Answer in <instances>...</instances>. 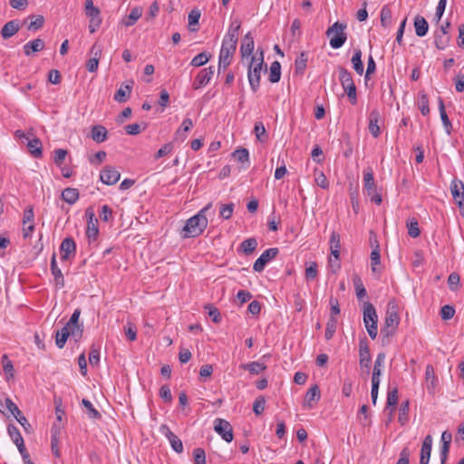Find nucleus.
I'll use <instances>...</instances> for the list:
<instances>
[{
	"instance_id": "c03bdc74",
	"label": "nucleus",
	"mask_w": 464,
	"mask_h": 464,
	"mask_svg": "<svg viewBox=\"0 0 464 464\" xmlns=\"http://www.w3.org/2000/svg\"><path fill=\"white\" fill-rule=\"evenodd\" d=\"M82 404L86 409V414L90 419H101L102 414L93 407L92 403L89 400L82 399Z\"/></svg>"
},
{
	"instance_id": "f704fd0d",
	"label": "nucleus",
	"mask_w": 464,
	"mask_h": 464,
	"mask_svg": "<svg viewBox=\"0 0 464 464\" xmlns=\"http://www.w3.org/2000/svg\"><path fill=\"white\" fill-rule=\"evenodd\" d=\"M338 72L339 81L341 82L343 89L348 87L349 85L351 86L354 84L352 73L346 68L340 66L338 68Z\"/></svg>"
},
{
	"instance_id": "69168bd1",
	"label": "nucleus",
	"mask_w": 464,
	"mask_h": 464,
	"mask_svg": "<svg viewBox=\"0 0 464 464\" xmlns=\"http://www.w3.org/2000/svg\"><path fill=\"white\" fill-rule=\"evenodd\" d=\"M194 464H206V453L201 448L193 450Z\"/></svg>"
},
{
	"instance_id": "a211bd4d",
	"label": "nucleus",
	"mask_w": 464,
	"mask_h": 464,
	"mask_svg": "<svg viewBox=\"0 0 464 464\" xmlns=\"http://www.w3.org/2000/svg\"><path fill=\"white\" fill-rule=\"evenodd\" d=\"M359 357L361 367L365 368L367 372H369L372 357L370 354V349L364 341H361L359 343Z\"/></svg>"
},
{
	"instance_id": "aec40b11",
	"label": "nucleus",
	"mask_w": 464,
	"mask_h": 464,
	"mask_svg": "<svg viewBox=\"0 0 464 464\" xmlns=\"http://www.w3.org/2000/svg\"><path fill=\"white\" fill-rule=\"evenodd\" d=\"M432 441L433 440L431 435H427L424 438L420 450V464H429L432 449Z\"/></svg>"
},
{
	"instance_id": "c9c22d12",
	"label": "nucleus",
	"mask_w": 464,
	"mask_h": 464,
	"mask_svg": "<svg viewBox=\"0 0 464 464\" xmlns=\"http://www.w3.org/2000/svg\"><path fill=\"white\" fill-rule=\"evenodd\" d=\"M62 198L66 203L72 205L79 198V191L77 188H66L62 192Z\"/></svg>"
},
{
	"instance_id": "bb28decb",
	"label": "nucleus",
	"mask_w": 464,
	"mask_h": 464,
	"mask_svg": "<svg viewBox=\"0 0 464 464\" xmlns=\"http://www.w3.org/2000/svg\"><path fill=\"white\" fill-rule=\"evenodd\" d=\"M438 102H439L440 116L442 124L444 126L446 133L448 135H450L452 130V124L446 113L445 105H444V102H443L442 98L439 97Z\"/></svg>"
},
{
	"instance_id": "de8ad7c7",
	"label": "nucleus",
	"mask_w": 464,
	"mask_h": 464,
	"mask_svg": "<svg viewBox=\"0 0 464 464\" xmlns=\"http://www.w3.org/2000/svg\"><path fill=\"white\" fill-rule=\"evenodd\" d=\"M69 337L68 326H63L60 331H57L55 335V343L59 348H63Z\"/></svg>"
},
{
	"instance_id": "e433bc0d",
	"label": "nucleus",
	"mask_w": 464,
	"mask_h": 464,
	"mask_svg": "<svg viewBox=\"0 0 464 464\" xmlns=\"http://www.w3.org/2000/svg\"><path fill=\"white\" fill-rule=\"evenodd\" d=\"M257 240L255 237H250L244 240L240 244V250L246 256H249L254 253V251L257 247Z\"/></svg>"
},
{
	"instance_id": "72a5a7b5",
	"label": "nucleus",
	"mask_w": 464,
	"mask_h": 464,
	"mask_svg": "<svg viewBox=\"0 0 464 464\" xmlns=\"http://www.w3.org/2000/svg\"><path fill=\"white\" fill-rule=\"evenodd\" d=\"M7 432L17 448L24 445V439L16 426L14 424H9L7 426Z\"/></svg>"
},
{
	"instance_id": "052dcab7",
	"label": "nucleus",
	"mask_w": 464,
	"mask_h": 464,
	"mask_svg": "<svg viewBox=\"0 0 464 464\" xmlns=\"http://www.w3.org/2000/svg\"><path fill=\"white\" fill-rule=\"evenodd\" d=\"M440 314L442 320H450L455 314V308L450 304L443 305L440 309Z\"/></svg>"
},
{
	"instance_id": "6ab92c4d",
	"label": "nucleus",
	"mask_w": 464,
	"mask_h": 464,
	"mask_svg": "<svg viewBox=\"0 0 464 464\" xmlns=\"http://www.w3.org/2000/svg\"><path fill=\"white\" fill-rule=\"evenodd\" d=\"M321 398L320 390L317 384L313 385L305 393L304 406L312 409Z\"/></svg>"
},
{
	"instance_id": "ddd939ff",
	"label": "nucleus",
	"mask_w": 464,
	"mask_h": 464,
	"mask_svg": "<svg viewBox=\"0 0 464 464\" xmlns=\"http://www.w3.org/2000/svg\"><path fill=\"white\" fill-rule=\"evenodd\" d=\"M160 431L161 434H163L169 440L172 450L176 451L177 453H182L183 452V443L181 440L174 434L166 424H162L160 427Z\"/></svg>"
},
{
	"instance_id": "cd10ccee",
	"label": "nucleus",
	"mask_w": 464,
	"mask_h": 464,
	"mask_svg": "<svg viewBox=\"0 0 464 464\" xmlns=\"http://www.w3.org/2000/svg\"><path fill=\"white\" fill-rule=\"evenodd\" d=\"M384 361H385V353H380L377 355L376 360L374 362L372 375V382H374V381L381 382L380 377L382 374V367L384 364Z\"/></svg>"
},
{
	"instance_id": "37998d69",
	"label": "nucleus",
	"mask_w": 464,
	"mask_h": 464,
	"mask_svg": "<svg viewBox=\"0 0 464 464\" xmlns=\"http://www.w3.org/2000/svg\"><path fill=\"white\" fill-rule=\"evenodd\" d=\"M418 106L422 115L426 116L430 113L429 98L422 92L418 94Z\"/></svg>"
},
{
	"instance_id": "e2e57ef3",
	"label": "nucleus",
	"mask_w": 464,
	"mask_h": 464,
	"mask_svg": "<svg viewBox=\"0 0 464 464\" xmlns=\"http://www.w3.org/2000/svg\"><path fill=\"white\" fill-rule=\"evenodd\" d=\"M266 400L264 397L259 396L256 399L253 404V411L256 415H260L265 411Z\"/></svg>"
},
{
	"instance_id": "680f3d73",
	"label": "nucleus",
	"mask_w": 464,
	"mask_h": 464,
	"mask_svg": "<svg viewBox=\"0 0 464 464\" xmlns=\"http://www.w3.org/2000/svg\"><path fill=\"white\" fill-rule=\"evenodd\" d=\"M233 156L237 159V161L241 163L249 161V152L245 148L236 150L233 153Z\"/></svg>"
},
{
	"instance_id": "7c9ffc66",
	"label": "nucleus",
	"mask_w": 464,
	"mask_h": 464,
	"mask_svg": "<svg viewBox=\"0 0 464 464\" xmlns=\"http://www.w3.org/2000/svg\"><path fill=\"white\" fill-rule=\"evenodd\" d=\"M141 15L142 8L134 7L131 9L130 14L122 19L121 23L127 27L132 26L141 17Z\"/></svg>"
},
{
	"instance_id": "338daca9",
	"label": "nucleus",
	"mask_w": 464,
	"mask_h": 464,
	"mask_svg": "<svg viewBox=\"0 0 464 464\" xmlns=\"http://www.w3.org/2000/svg\"><path fill=\"white\" fill-rule=\"evenodd\" d=\"M205 309L208 310V315L212 318L214 323H219L221 321V314L218 308L213 306L212 304H207Z\"/></svg>"
},
{
	"instance_id": "4468645a",
	"label": "nucleus",
	"mask_w": 464,
	"mask_h": 464,
	"mask_svg": "<svg viewBox=\"0 0 464 464\" xmlns=\"http://www.w3.org/2000/svg\"><path fill=\"white\" fill-rule=\"evenodd\" d=\"M5 406L8 411L12 413V415L16 419V420L21 424V426L24 429L26 432L31 429V425L28 422L27 419L22 415L21 411L17 407V405L9 398L5 399Z\"/></svg>"
},
{
	"instance_id": "3c124183",
	"label": "nucleus",
	"mask_w": 464,
	"mask_h": 464,
	"mask_svg": "<svg viewBox=\"0 0 464 464\" xmlns=\"http://www.w3.org/2000/svg\"><path fill=\"white\" fill-rule=\"evenodd\" d=\"M410 411L409 401L401 402L399 410L398 420L401 425H404L408 421V415Z\"/></svg>"
},
{
	"instance_id": "423d86ee",
	"label": "nucleus",
	"mask_w": 464,
	"mask_h": 464,
	"mask_svg": "<svg viewBox=\"0 0 464 464\" xmlns=\"http://www.w3.org/2000/svg\"><path fill=\"white\" fill-rule=\"evenodd\" d=\"M450 192L459 208L461 217L464 218V183L458 179H452Z\"/></svg>"
},
{
	"instance_id": "f257e3e1",
	"label": "nucleus",
	"mask_w": 464,
	"mask_h": 464,
	"mask_svg": "<svg viewBox=\"0 0 464 464\" xmlns=\"http://www.w3.org/2000/svg\"><path fill=\"white\" fill-rule=\"evenodd\" d=\"M212 207L211 203H208L202 209H200L195 216L188 218L183 227L182 237H196L203 233L205 228L208 227V218L206 212Z\"/></svg>"
},
{
	"instance_id": "2f4dec72",
	"label": "nucleus",
	"mask_w": 464,
	"mask_h": 464,
	"mask_svg": "<svg viewBox=\"0 0 464 464\" xmlns=\"http://www.w3.org/2000/svg\"><path fill=\"white\" fill-rule=\"evenodd\" d=\"M351 63L356 73H358L359 75H362L364 67L362 61V51L359 48L353 50V54L351 59Z\"/></svg>"
},
{
	"instance_id": "13d9d810",
	"label": "nucleus",
	"mask_w": 464,
	"mask_h": 464,
	"mask_svg": "<svg viewBox=\"0 0 464 464\" xmlns=\"http://www.w3.org/2000/svg\"><path fill=\"white\" fill-rule=\"evenodd\" d=\"M58 430H52V438H51V449L53 455L56 458H60V451L58 448L59 440H58Z\"/></svg>"
},
{
	"instance_id": "09e8293b",
	"label": "nucleus",
	"mask_w": 464,
	"mask_h": 464,
	"mask_svg": "<svg viewBox=\"0 0 464 464\" xmlns=\"http://www.w3.org/2000/svg\"><path fill=\"white\" fill-rule=\"evenodd\" d=\"M31 20L30 24L27 26L28 30L36 31L44 26V17L41 14L31 15L28 17Z\"/></svg>"
},
{
	"instance_id": "f03ea898",
	"label": "nucleus",
	"mask_w": 464,
	"mask_h": 464,
	"mask_svg": "<svg viewBox=\"0 0 464 464\" xmlns=\"http://www.w3.org/2000/svg\"><path fill=\"white\" fill-rule=\"evenodd\" d=\"M264 66V52L260 50L259 56L253 55L248 64L247 78L251 90L256 92L260 86L261 72Z\"/></svg>"
},
{
	"instance_id": "39448f33",
	"label": "nucleus",
	"mask_w": 464,
	"mask_h": 464,
	"mask_svg": "<svg viewBox=\"0 0 464 464\" xmlns=\"http://www.w3.org/2000/svg\"><path fill=\"white\" fill-rule=\"evenodd\" d=\"M346 24L335 22L327 30L325 34L330 37V45L334 49L341 48L346 42Z\"/></svg>"
},
{
	"instance_id": "4be33fe9",
	"label": "nucleus",
	"mask_w": 464,
	"mask_h": 464,
	"mask_svg": "<svg viewBox=\"0 0 464 464\" xmlns=\"http://www.w3.org/2000/svg\"><path fill=\"white\" fill-rule=\"evenodd\" d=\"M255 48L254 37L251 33H247L242 39L240 53L242 58L248 57L252 54Z\"/></svg>"
},
{
	"instance_id": "79ce46f5",
	"label": "nucleus",
	"mask_w": 464,
	"mask_h": 464,
	"mask_svg": "<svg viewBox=\"0 0 464 464\" xmlns=\"http://www.w3.org/2000/svg\"><path fill=\"white\" fill-rule=\"evenodd\" d=\"M371 268L373 273L381 272V254L380 249H372L370 255Z\"/></svg>"
},
{
	"instance_id": "49530a36",
	"label": "nucleus",
	"mask_w": 464,
	"mask_h": 464,
	"mask_svg": "<svg viewBox=\"0 0 464 464\" xmlns=\"http://www.w3.org/2000/svg\"><path fill=\"white\" fill-rule=\"evenodd\" d=\"M2 363H3V369L5 373V379L6 381H9L11 378L14 377V365L12 361L8 358L6 354H4L2 356Z\"/></svg>"
},
{
	"instance_id": "473e14b6",
	"label": "nucleus",
	"mask_w": 464,
	"mask_h": 464,
	"mask_svg": "<svg viewBox=\"0 0 464 464\" xmlns=\"http://www.w3.org/2000/svg\"><path fill=\"white\" fill-rule=\"evenodd\" d=\"M363 187L367 190L368 195H372V191L376 189L373 173L371 169L363 171Z\"/></svg>"
},
{
	"instance_id": "9b49d317",
	"label": "nucleus",
	"mask_w": 464,
	"mask_h": 464,
	"mask_svg": "<svg viewBox=\"0 0 464 464\" xmlns=\"http://www.w3.org/2000/svg\"><path fill=\"white\" fill-rule=\"evenodd\" d=\"M87 218V229L86 236L89 240H96L99 229H98V219L95 218V214L92 208H88L85 212Z\"/></svg>"
},
{
	"instance_id": "603ef678",
	"label": "nucleus",
	"mask_w": 464,
	"mask_h": 464,
	"mask_svg": "<svg viewBox=\"0 0 464 464\" xmlns=\"http://www.w3.org/2000/svg\"><path fill=\"white\" fill-rule=\"evenodd\" d=\"M337 327V318L330 316L326 324L325 339L330 340L333 338Z\"/></svg>"
},
{
	"instance_id": "f8f14e48",
	"label": "nucleus",
	"mask_w": 464,
	"mask_h": 464,
	"mask_svg": "<svg viewBox=\"0 0 464 464\" xmlns=\"http://www.w3.org/2000/svg\"><path fill=\"white\" fill-rule=\"evenodd\" d=\"M121 178V173L112 166H105L100 173V180L105 185L116 184Z\"/></svg>"
},
{
	"instance_id": "1a4fd4ad",
	"label": "nucleus",
	"mask_w": 464,
	"mask_h": 464,
	"mask_svg": "<svg viewBox=\"0 0 464 464\" xmlns=\"http://www.w3.org/2000/svg\"><path fill=\"white\" fill-rule=\"evenodd\" d=\"M278 253L279 250L277 247H271L264 251L262 255L255 261L253 265L254 271L258 273L262 272L265 269L266 264L272 259L276 258Z\"/></svg>"
},
{
	"instance_id": "c756f323",
	"label": "nucleus",
	"mask_w": 464,
	"mask_h": 464,
	"mask_svg": "<svg viewBox=\"0 0 464 464\" xmlns=\"http://www.w3.org/2000/svg\"><path fill=\"white\" fill-rule=\"evenodd\" d=\"M108 131L102 125H94L91 130L92 139L97 143H102L107 140Z\"/></svg>"
},
{
	"instance_id": "393cba45",
	"label": "nucleus",
	"mask_w": 464,
	"mask_h": 464,
	"mask_svg": "<svg viewBox=\"0 0 464 464\" xmlns=\"http://www.w3.org/2000/svg\"><path fill=\"white\" fill-rule=\"evenodd\" d=\"M45 46L44 40L37 38L33 41L28 42L23 47L24 53L26 56L32 55L33 53H37L42 51Z\"/></svg>"
},
{
	"instance_id": "7ed1b4c3",
	"label": "nucleus",
	"mask_w": 464,
	"mask_h": 464,
	"mask_svg": "<svg viewBox=\"0 0 464 464\" xmlns=\"http://www.w3.org/2000/svg\"><path fill=\"white\" fill-rule=\"evenodd\" d=\"M400 317L397 312L396 305H392L389 304V307L385 314L384 324L381 329V334L383 338L389 339L392 336L399 325Z\"/></svg>"
},
{
	"instance_id": "6e6d98bb",
	"label": "nucleus",
	"mask_w": 464,
	"mask_h": 464,
	"mask_svg": "<svg viewBox=\"0 0 464 464\" xmlns=\"http://www.w3.org/2000/svg\"><path fill=\"white\" fill-rule=\"evenodd\" d=\"M209 58H210L209 53H208L206 52H202V53H198V55H196L191 60L190 64L194 67H199V66L206 64L209 61Z\"/></svg>"
},
{
	"instance_id": "5701e85b",
	"label": "nucleus",
	"mask_w": 464,
	"mask_h": 464,
	"mask_svg": "<svg viewBox=\"0 0 464 464\" xmlns=\"http://www.w3.org/2000/svg\"><path fill=\"white\" fill-rule=\"evenodd\" d=\"M51 272L54 277L55 285L58 288H63L64 286V278L61 269L57 266L55 253L53 254L51 258Z\"/></svg>"
},
{
	"instance_id": "4c0bfd02",
	"label": "nucleus",
	"mask_w": 464,
	"mask_h": 464,
	"mask_svg": "<svg viewBox=\"0 0 464 464\" xmlns=\"http://www.w3.org/2000/svg\"><path fill=\"white\" fill-rule=\"evenodd\" d=\"M239 367L248 371L252 374H259L261 372L266 369V366L264 363H260L259 362H252L249 363L241 364Z\"/></svg>"
},
{
	"instance_id": "f3484780",
	"label": "nucleus",
	"mask_w": 464,
	"mask_h": 464,
	"mask_svg": "<svg viewBox=\"0 0 464 464\" xmlns=\"http://www.w3.org/2000/svg\"><path fill=\"white\" fill-rule=\"evenodd\" d=\"M61 259L68 260L75 256L76 244L72 237L64 238L60 246Z\"/></svg>"
},
{
	"instance_id": "20e7f679",
	"label": "nucleus",
	"mask_w": 464,
	"mask_h": 464,
	"mask_svg": "<svg viewBox=\"0 0 464 464\" xmlns=\"http://www.w3.org/2000/svg\"><path fill=\"white\" fill-rule=\"evenodd\" d=\"M363 323L369 336L374 340L378 334V316L374 306L369 302L363 305Z\"/></svg>"
},
{
	"instance_id": "6e6552de",
	"label": "nucleus",
	"mask_w": 464,
	"mask_h": 464,
	"mask_svg": "<svg viewBox=\"0 0 464 464\" xmlns=\"http://www.w3.org/2000/svg\"><path fill=\"white\" fill-rule=\"evenodd\" d=\"M214 430L227 442L233 440V429L227 420L219 418L216 419L214 421Z\"/></svg>"
},
{
	"instance_id": "c85d7f7f",
	"label": "nucleus",
	"mask_w": 464,
	"mask_h": 464,
	"mask_svg": "<svg viewBox=\"0 0 464 464\" xmlns=\"http://www.w3.org/2000/svg\"><path fill=\"white\" fill-rule=\"evenodd\" d=\"M415 33L419 37H423L429 30V24L423 16L417 15L414 18Z\"/></svg>"
},
{
	"instance_id": "0e129e2a",
	"label": "nucleus",
	"mask_w": 464,
	"mask_h": 464,
	"mask_svg": "<svg viewBox=\"0 0 464 464\" xmlns=\"http://www.w3.org/2000/svg\"><path fill=\"white\" fill-rule=\"evenodd\" d=\"M234 211V204H222L220 206V211L219 214L224 219H228L231 218Z\"/></svg>"
},
{
	"instance_id": "58836bf2",
	"label": "nucleus",
	"mask_w": 464,
	"mask_h": 464,
	"mask_svg": "<svg viewBox=\"0 0 464 464\" xmlns=\"http://www.w3.org/2000/svg\"><path fill=\"white\" fill-rule=\"evenodd\" d=\"M269 81L272 83H276L281 78V64L279 62L275 61L270 65Z\"/></svg>"
},
{
	"instance_id": "a18cd8bd",
	"label": "nucleus",
	"mask_w": 464,
	"mask_h": 464,
	"mask_svg": "<svg viewBox=\"0 0 464 464\" xmlns=\"http://www.w3.org/2000/svg\"><path fill=\"white\" fill-rule=\"evenodd\" d=\"M200 12L197 9L191 10L190 13L188 14V28L191 32L198 31V28L197 27V25L198 24Z\"/></svg>"
},
{
	"instance_id": "bf43d9fd",
	"label": "nucleus",
	"mask_w": 464,
	"mask_h": 464,
	"mask_svg": "<svg viewBox=\"0 0 464 464\" xmlns=\"http://www.w3.org/2000/svg\"><path fill=\"white\" fill-rule=\"evenodd\" d=\"M124 333L130 341H135L137 338V328L134 324L128 322L124 325Z\"/></svg>"
},
{
	"instance_id": "774afa93",
	"label": "nucleus",
	"mask_w": 464,
	"mask_h": 464,
	"mask_svg": "<svg viewBox=\"0 0 464 464\" xmlns=\"http://www.w3.org/2000/svg\"><path fill=\"white\" fill-rule=\"evenodd\" d=\"M237 39H238L237 33H233V32L227 31L222 43L226 44L227 45H233V46L237 47Z\"/></svg>"
},
{
	"instance_id": "864d4df0",
	"label": "nucleus",
	"mask_w": 464,
	"mask_h": 464,
	"mask_svg": "<svg viewBox=\"0 0 464 464\" xmlns=\"http://www.w3.org/2000/svg\"><path fill=\"white\" fill-rule=\"evenodd\" d=\"M314 181L317 186L324 189L329 188V182L324 173L317 169H314Z\"/></svg>"
},
{
	"instance_id": "a19ab883",
	"label": "nucleus",
	"mask_w": 464,
	"mask_h": 464,
	"mask_svg": "<svg viewBox=\"0 0 464 464\" xmlns=\"http://www.w3.org/2000/svg\"><path fill=\"white\" fill-rule=\"evenodd\" d=\"M307 63V55L302 52L295 61V74H303Z\"/></svg>"
},
{
	"instance_id": "5fc2aeb1",
	"label": "nucleus",
	"mask_w": 464,
	"mask_h": 464,
	"mask_svg": "<svg viewBox=\"0 0 464 464\" xmlns=\"http://www.w3.org/2000/svg\"><path fill=\"white\" fill-rule=\"evenodd\" d=\"M398 389L394 387L393 389H390L387 394V406L392 407V412L395 411V407L398 404Z\"/></svg>"
},
{
	"instance_id": "a878e982",
	"label": "nucleus",
	"mask_w": 464,
	"mask_h": 464,
	"mask_svg": "<svg viewBox=\"0 0 464 464\" xmlns=\"http://www.w3.org/2000/svg\"><path fill=\"white\" fill-rule=\"evenodd\" d=\"M193 125L194 124L191 119H184L180 127L177 130L175 133V140L184 141L187 138V132L192 129Z\"/></svg>"
},
{
	"instance_id": "b1692460",
	"label": "nucleus",
	"mask_w": 464,
	"mask_h": 464,
	"mask_svg": "<svg viewBox=\"0 0 464 464\" xmlns=\"http://www.w3.org/2000/svg\"><path fill=\"white\" fill-rule=\"evenodd\" d=\"M20 29V23L18 20H12L7 22L1 29V35L4 39H8L14 36Z\"/></svg>"
},
{
	"instance_id": "dca6fc26",
	"label": "nucleus",
	"mask_w": 464,
	"mask_h": 464,
	"mask_svg": "<svg viewBox=\"0 0 464 464\" xmlns=\"http://www.w3.org/2000/svg\"><path fill=\"white\" fill-rule=\"evenodd\" d=\"M368 130L370 133L374 137L377 138L380 135V126L379 122L382 121V114L379 109L374 108L371 111L369 117H368Z\"/></svg>"
},
{
	"instance_id": "0eeeda50",
	"label": "nucleus",
	"mask_w": 464,
	"mask_h": 464,
	"mask_svg": "<svg viewBox=\"0 0 464 464\" xmlns=\"http://www.w3.org/2000/svg\"><path fill=\"white\" fill-rule=\"evenodd\" d=\"M450 23L447 21L441 24L440 30L435 33L434 44L439 50H444L450 43V36L449 34V29Z\"/></svg>"
},
{
	"instance_id": "ea45409f",
	"label": "nucleus",
	"mask_w": 464,
	"mask_h": 464,
	"mask_svg": "<svg viewBox=\"0 0 464 464\" xmlns=\"http://www.w3.org/2000/svg\"><path fill=\"white\" fill-rule=\"evenodd\" d=\"M27 147L34 157L39 158L42 156V142L39 139L28 140Z\"/></svg>"
},
{
	"instance_id": "2eb2a0df",
	"label": "nucleus",
	"mask_w": 464,
	"mask_h": 464,
	"mask_svg": "<svg viewBox=\"0 0 464 464\" xmlns=\"http://www.w3.org/2000/svg\"><path fill=\"white\" fill-rule=\"evenodd\" d=\"M214 73H215L214 66H209L208 68L202 69L198 73V75L196 76V78L194 80L193 88L197 90V89L206 86L212 79Z\"/></svg>"
},
{
	"instance_id": "9d476101",
	"label": "nucleus",
	"mask_w": 464,
	"mask_h": 464,
	"mask_svg": "<svg viewBox=\"0 0 464 464\" xmlns=\"http://www.w3.org/2000/svg\"><path fill=\"white\" fill-rule=\"evenodd\" d=\"M236 49V46L227 45L222 43L218 58V73L221 72V69H226L231 63L232 56Z\"/></svg>"
},
{
	"instance_id": "412c9836",
	"label": "nucleus",
	"mask_w": 464,
	"mask_h": 464,
	"mask_svg": "<svg viewBox=\"0 0 464 464\" xmlns=\"http://www.w3.org/2000/svg\"><path fill=\"white\" fill-rule=\"evenodd\" d=\"M132 85V81L123 82L115 92L113 99L120 103L125 102L131 92Z\"/></svg>"
},
{
	"instance_id": "8fccbe9b",
	"label": "nucleus",
	"mask_w": 464,
	"mask_h": 464,
	"mask_svg": "<svg viewBox=\"0 0 464 464\" xmlns=\"http://www.w3.org/2000/svg\"><path fill=\"white\" fill-rule=\"evenodd\" d=\"M392 20V11L388 5L382 6L381 10V24L383 27H388L391 25Z\"/></svg>"
},
{
	"instance_id": "4d7b16f0",
	"label": "nucleus",
	"mask_w": 464,
	"mask_h": 464,
	"mask_svg": "<svg viewBox=\"0 0 464 464\" xmlns=\"http://www.w3.org/2000/svg\"><path fill=\"white\" fill-rule=\"evenodd\" d=\"M448 285H449V288L451 291H457L460 286L459 275L456 272L450 274V276L448 277Z\"/></svg>"
}]
</instances>
